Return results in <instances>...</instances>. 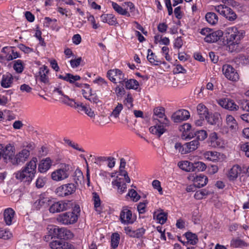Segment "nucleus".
Here are the masks:
<instances>
[{
	"mask_svg": "<svg viewBox=\"0 0 249 249\" xmlns=\"http://www.w3.org/2000/svg\"><path fill=\"white\" fill-rule=\"evenodd\" d=\"M164 108L156 107L154 109L153 120L156 124L149 128L150 132L160 137L165 131L164 127L169 125V121L165 115Z\"/></svg>",
	"mask_w": 249,
	"mask_h": 249,
	"instance_id": "obj_1",
	"label": "nucleus"
},
{
	"mask_svg": "<svg viewBox=\"0 0 249 249\" xmlns=\"http://www.w3.org/2000/svg\"><path fill=\"white\" fill-rule=\"evenodd\" d=\"M222 2L224 4H220L215 6V10L229 20H234L237 18L236 14L231 8L226 6L225 4H227L234 6L236 5V1L232 0H223Z\"/></svg>",
	"mask_w": 249,
	"mask_h": 249,
	"instance_id": "obj_2",
	"label": "nucleus"
},
{
	"mask_svg": "<svg viewBox=\"0 0 249 249\" xmlns=\"http://www.w3.org/2000/svg\"><path fill=\"white\" fill-rule=\"evenodd\" d=\"M49 232L50 236L58 239H69L73 236V233L70 230L65 228H59L57 226H52L50 229Z\"/></svg>",
	"mask_w": 249,
	"mask_h": 249,
	"instance_id": "obj_3",
	"label": "nucleus"
},
{
	"mask_svg": "<svg viewBox=\"0 0 249 249\" xmlns=\"http://www.w3.org/2000/svg\"><path fill=\"white\" fill-rule=\"evenodd\" d=\"M70 175V165L62 164L60 167L51 174L52 179L55 181H60L67 178Z\"/></svg>",
	"mask_w": 249,
	"mask_h": 249,
	"instance_id": "obj_4",
	"label": "nucleus"
},
{
	"mask_svg": "<svg viewBox=\"0 0 249 249\" xmlns=\"http://www.w3.org/2000/svg\"><path fill=\"white\" fill-rule=\"evenodd\" d=\"M15 177L17 179L30 184L31 181V160L27 163L21 170L15 173Z\"/></svg>",
	"mask_w": 249,
	"mask_h": 249,
	"instance_id": "obj_5",
	"label": "nucleus"
},
{
	"mask_svg": "<svg viewBox=\"0 0 249 249\" xmlns=\"http://www.w3.org/2000/svg\"><path fill=\"white\" fill-rule=\"evenodd\" d=\"M227 40L240 42L245 36V32L243 30L233 26L227 29Z\"/></svg>",
	"mask_w": 249,
	"mask_h": 249,
	"instance_id": "obj_6",
	"label": "nucleus"
},
{
	"mask_svg": "<svg viewBox=\"0 0 249 249\" xmlns=\"http://www.w3.org/2000/svg\"><path fill=\"white\" fill-rule=\"evenodd\" d=\"M76 190V185L72 183L63 184L58 187L55 193L60 197H67L73 194Z\"/></svg>",
	"mask_w": 249,
	"mask_h": 249,
	"instance_id": "obj_7",
	"label": "nucleus"
},
{
	"mask_svg": "<svg viewBox=\"0 0 249 249\" xmlns=\"http://www.w3.org/2000/svg\"><path fill=\"white\" fill-rule=\"evenodd\" d=\"M31 145H27L25 148L17 154L14 158L12 160V163L13 165H18L24 163L30 155Z\"/></svg>",
	"mask_w": 249,
	"mask_h": 249,
	"instance_id": "obj_8",
	"label": "nucleus"
},
{
	"mask_svg": "<svg viewBox=\"0 0 249 249\" xmlns=\"http://www.w3.org/2000/svg\"><path fill=\"white\" fill-rule=\"evenodd\" d=\"M57 220L64 225L72 224L77 221V215L73 212H66L59 214L57 217Z\"/></svg>",
	"mask_w": 249,
	"mask_h": 249,
	"instance_id": "obj_9",
	"label": "nucleus"
},
{
	"mask_svg": "<svg viewBox=\"0 0 249 249\" xmlns=\"http://www.w3.org/2000/svg\"><path fill=\"white\" fill-rule=\"evenodd\" d=\"M71 207L70 201H58L51 205L49 211L51 213H60L67 210Z\"/></svg>",
	"mask_w": 249,
	"mask_h": 249,
	"instance_id": "obj_10",
	"label": "nucleus"
},
{
	"mask_svg": "<svg viewBox=\"0 0 249 249\" xmlns=\"http://www.w3.org/2000/svg\"><path fill=\"white\" fill-rule=\"evenodd\" d=\"M107 76L109 79L114 83H116V77L118 80V83L124 85V81L126 80V78L124 76V74L119 69H113L109 70L107 72Z\"/></svg>",
	"mask_w": 249,
	"mask_h": 249,
	"instance_id": "obj_11",
	"label": "nucleus"
},
{
	"mask_svg": "<svg viewBox=\"0 0 249 249\" xmlns=\"http://www.w3.org/2000/svg\"><path fill=\"white\" fill-rule=\"evenodd\" d=\"M222 71L228 79L232 81H237L239 79V75L237 71L230 65H223Z\"/></svg>",
	"mask_w": 249,
	"mask_h": 249,
	"instance_id": "obj_12",
	"label": "nucleus"
},
{
	"mask_svg": "<svg viewBox=\"0 0 249 249\" xmlns=\"http://www.w3.org/2000/svg\"><path fill=\"white\" fill-rule=\"evenodd\" d=\"M15 149L13 145L11 144H7L4 147L2 145V147L0 148V158L1 157L5 160H8L12 163V160L14 158Z\"/></svg>",
	"mask_w": 249,
	"mask_h": 249,
	"instance_id": "obj_13",
	"label": "nucleus"
},
{
	"mask_svg": "<svg viewBox=\"0 0 249 249\" xmlns=\"http://www.w3.org/2000/svg\"><path fill=\"white\" fill-rule=\"evenodd\" d=\"M218 103L221 107L230 111H235L239 110L238 105L230 98L220 99L218 100Z\"/></svg>",
	"mask_w": 249,
	"mask_h": 249,
	"instance_id": "obj_14",
	"label": "nucleus"
},
{
	"mask_svg": "<svg viewBox=\"0 0 249 249\" xmlns=\"http://www.w3.org/2000/svg\"><path fill=\"white\" fill-rule=\"evenodd\" d=\"M49 72L48 67L45 65L40 68L39 71L35 75L36 81H40L44 84H48L49 82V78L47 76Z\"/></svg>",
	"mask_w": 249,
	"mask_h": 249,
	"instance_id": "obj_15",
	"label": "nucleus"
},
{
	"mask_svg": "<svg viewBox=\"0 0 249 249\" xmlns=\"http://www.w3.org/2000/svg\"><path fill=\"white\" fill-rule=\"evenodd\" d=\"M190 117V113L185 109L179 110L172 116V119L175 123L186 120Z\"/></svg>",
	"mask_w": 249,
	"mask_h": 249,
	"instance_id": "obj_16",
	"label": "nucleus"
},
{
	"mask_svg": "<svg viewBox=\"0 0 249 249\" xmlns=\"http://www.w3.org/2000/svg\"><path fill=\"white\" fill-rule=\"evenodd\" d=\"M132 212L127 207H124L121 212L120 219L123 224H132L133 223L131 219Z\"/></svg>",
	"mask_w": 249,
	"mask_h": 249,
	"instance_id": "obj_17",
	"label": "nucleus"
},
{
	"mask_svg": "<svg viewBox=\"0 0 249 249\" xmlns=\"http://www.w3.org/2000/svg\"><path fill=\"white\" fill-rule=\"evenodd\" d=\"M52 249H72L71 244L63 240L53 241L50 244Z\"/></svg>",
	"mask_w": 249,
	"mask_h": 249,
	"instance_id": "obj_18",
	"label": "nucleus"
},
{
	"mask_svg": "<svg viewBox=\"0 0 249 249\" xmlns=\"http://www.w3.org/2000/svg\"><path fill=\"white\" fill-rule=\"evenodd\" d=\"M195 136L196 137V140H197L198 141L199 140L203 141L207 138V132L204 130H197L196 131L194 134L189 133L186 136H185V135L183 134V137H184V138H183V139L187 140L188 139H191Z\"/></svg>",
	"mask_w": 249,
	"mask_h": 249,
	"instance_id": "obj_19",
	"label": "nucleus"
},
{
	"mask_svg": "<svg viewBox=\"0 0 249 249\" xmlns=\"http://www.w3.org/2000/svg\"><path fill=\"white\" fill-rule=\"evenodd\" d=\"M200 145L199 142L197 140H193L184 144L183 151L187 153H191L198 148Z\"/></svg>",
	"mask_w": 249,
	"mask_h": 249,
	"instance_id": "obj_20",
	"label": "nucleus"
},
{
	"mask_svg": "<svg viewBox=\"0 0 249 249\" xmlns=\"http://www.w3.org/2000/svg\"><path fill=\"white\" fill-rule=\"evenodd\" d=\"M53 160L50 158L43 159L38 165V170L40 173L46 172L52 166Z\"/></svg>",
	"mask_w": 249,
	"mask_h": 249,
	"instance_id": "obj_21",
	"label": "nucleus"
},
{
	"mask_svg": "<svg viewBox=\"0 0 249 249\" xmlns=\"http://www.w3.org/2000/svg\"><path fill=\"white\" fill-rule=\"evenodd\" d=\"M223 35V32L220 30L213 32L207 35V36L204 38V40L208 43L215 42L220 39Z\"/></svg>",
	"mask_w": 249,
	"mask_h": 249,
	"instance_id": "obj_22",
	"label": "nucleus"
},
{
	"mask_svg": "<svg viewBox=\"0 0 249 249\" xmlns=\"http://www.w3.org/2000/svg\"><path fill=\"white\" fill-rule=\"evenodd\" d=\"M221 156L220 153L213 151H206L203 154V157L205 159L213 162L218 161L221 159Z\"/></svg>",
	"mask_w": 249,
	"mask_h": 249,
	"instance_id": "obj_23",
	"label": "nucleus"
},
{
	"mask_svg": "<svg viewBox=\"0 0 249 249\" xmlns=\"http://www.w3.org/2000/svg\"><path fill=\"white\" fill-rule=\"evenodd\" d=\"M101 21L104 23H107L109 25H116L118 24L115 17L112 14H105L101 16Z\"/></svg>",
	"mask_w": 249,
	"mask_h": 249,
	"instance_id": "obj_24",
	"label": "nucleus"
},
{
	"mask_svg": "<svg viewBox=\"0 0 249 249\" xmlns=\"http://www.w3.org/2000/svg\"><path fill=\"white\" fill-rule=\"evenodd\" d=\"M15 214V212L11 208H8L4 210L3 213L4 219L7 225H11L13 219Z\"/></svg>",
	"mask_w": 249,
	"mask_h": 249,
	"instance_id": "obj_25",
	"label": "nucleus"
},
{
	"mask_svg": "<svg viewBox=\"0 0 249 249\" xmlns=\"http://www.w3.org/2000/svg\"><path fill=\"white\" fill-rule=\"evenodd\" d=\"M195 185L196 188L202 187L206 185L208 182V178L206 176L200 174L196 176L194 179Z\"/></svg>",
	"mask_w": 249,
	"mask_h": 249,
	"instance_id": "obj_26",
	"label": "nucleus"
},
{
	"mask_svg": "<svg viewBox=\"0 0 249 249\" xmlns=\"http://www.w3.org/2000/svg\"><path fill=\"white\" fill-rule=\"evenodd\" d=\"M13 76L10 73H7L3 74L0 82L1 86L4 88L10 87L13 82Z\"/></svg>",
	"mask_w": 249,
	"mask_h": 249,
	"instance_id": "obj_27",
	"label": "nucleus"
},
{
	"mask_svg": "<svg viewBox=\"0 0 249 249\" xmlns=\"http://www.w3.org/2000/svg\"><path fill=\"white\" fill-rule=\"evenodd\" d=\"M196 110L200 118L203 120L209 115L208 108L202 104H199L197 106Z\"/></svg>",
	"mask_w": 249,
	"mask_h": 249,
	"instance_id": "obj_28",
	"label": "nucleus"
},
{
	"mask_svg": "<svg viewBox=\"0 0 249 249\" xmlns=\"http://www.w3.org/2000/svg\"><path fill=\"white\" fill-rule=\"evenodd\" d=\"M58 78L61 79H63L64 81L69 82L70 83H74L75 81H77L81 79V77L79 75H73L71 73H66L65 76L62 75H58Z\"/></svg>",
	"mask_w": 249,
	"mask_h": 249,
	"instance_id": "obj_29",
	"label": "nucleus"
},
{
	"mask_svg": "<svg viewBox=\"0 0 249 249\" xmlns=\"http://www.w3.org/2000/svg\"><path fill=\"white\" fill-rule=\"evenodd\" d=\"M121 178H119L112 182V185L116 186L118 189L119 193L122 194L126 191L127 189L126 184L125 183H122L121 181Z\"/></svg>",
	"mask_w": 249,
	"mask_h": 249,
	"instance_id": "obj_30",
	"label": "nucleus"
},
{
	"mask_svg": "<svg viewBox=\"0 0 249 249\" xmlns=\"http://www.w3.org/2000/svg\"><path fill=\"white\" fill-rule=\"evenodd\" d=\"M178 165L182 170L186 172H193V163L185 160L178 162Z\"/></svg>",
	"mask_w": 249,
	"mask_h": 249,
	"instance_id": "obj_31",
	"label": "nucleus"
},
{
	"mask_svg": "<svg viewBox=\"0 0 249 249\" xmlns=\"http://www.w3.org/2000/svg\"><path fill=\"white\" fill-rule=\"evenodd\" d=\"M226 41L227 45V50L231 53L237 52L239 51V44L240 42H234V41H229L228 40H226Z\"/></svg>",
	"mask_w": 249,
	"mask_h": 249,
	"instance_id": "obj_32",
	"label": "nucleus"
},
{
	"mask_svg": "<svg viewBox=\"0 0 249 249\" xmlns=\"http://www.w3.org/2000/svg\"><path fill=\"white\" fill-rule=\"evenodd\" d=\"M220 114L218 113H209V115L205 119L207 120V122L212 125L215 124L219 120Z\"/></svg>",
	"mask_w": 249,
	"mask_h": 249,
	"instance_id": "obj_33",
	"label": "nucleus"
},
{
	"mask_svg": "<svg viewBox=\"0 0 249 249\" xmlns=\"http://www.w3.org/2000/svg\"><path fill=\"white\" fill-rule=\"evenodd\" d=\"M124 84H125V87L126 89H138L139 86L138 82L133 79H130L129 80L127 79L124 81Z\"/></svg>",
	"mask_w": 249,
	"mask_h": 249,
	"instance_id": "obj_34",
	"label": "nucleus"
},
{
	"mask_svg": "<svg viewBox=\"0 0 249 249\" xmlns=\"http://www.w3.org/2000/svg\"><path fill=\"white\" fill-rule=\"evenodd\" d=\"M205 18L207 21L211 25H215L218 21L217 15L213 12H209L206 14Z\"/></svg>",
	"mask_w": 249,
	"mask_h": 249,
	"instance_id": "obj_35",
	"label": "nucleus"
},
{
	"mask_svg": "<svg viewBox=\"0 0 249 249\" xmlns=\"http://www.w3.org/2000/svg\"><path fill=\"white\" fill-rule=\"evenodd\" d=\"M112 6L113 9L119 14L121 15H125L129 17L130 15L126 9H123L121 6L114 2H112Z\"/></svg>",
	"mask_w": 249,
	"mask_h": 249,
	"instance_id": "obj_36",
	"label": "nucleus"
},
{
	"mask_svg": "<svg viewBox=\"0 0 249 249\" xmlns=\"http://www.w3.org/2000/svg\"><path fill=\"white\" fill-rule=\"evenodd\" d=\"M147 51L148 55L147 58L151 64L154 65H159L160 64V62L157 60V56H155V53H153L151 49H148Z\"/></svg>",
	"mask_w": 249,
	"mask_h": 249,
	"instance_id": "obj_37",
	"label": "nucleus"
},
{
	"mask_svg": "<svg viewBox=\"0 0 249 249\" xmlns=\"http://www.w3.org/2000/svg\"><path fill=\"white\" fill-rule=\"evenodd\" d=\"M188 242L191 245H195L198 242L197 235L191 232H187L185 234Z\"/></svg>",
	"mask_w": 249,
	"mask_h": 249,
	"instance_id": "obj_38",
	"label": "nucleus"
},
{
	"mask_svg": "<svg viewBox=\"0 0 249 249\" xmlns=\"http://www.w3.org/2000/svg\"><path fill=\"white\" fill-rule=\"evenodd\" d=\"M240 173V169L238 165L233 166L229 172V177L231 179L236 178Z\"/></svg>",
	"mask_w": 249,
	"mask_h": 249,
	"instance_id": "obj_39",
	"label": "nucleus"
},
{
	"mask_svg": "<svg viewBox=\"0 0 249 249\" xmlns=\"http://www.w3.org/2000/svg\"><path fill=\"white\" fill-rule=\"evenodd\" d=\"M226 122L229 127L231 129H235L237 126V124L235 119L231 115H227Z\"/></svg>",
	"mask_w": 249,
	"mask_h": 249,
	"instance_id": "obj_40",
	"label": "nucleus"
},
{
	"mask_svg": "<svg viewBox=\"0 0 249 249\" xmlns=\"http://www.w3.org/2000/svg\"><path fill=\"white\" fill-rule=\"evenodd\" d=\"M206 168V165L205 163L201 161H198L193 163V172H200L205 170Z\"/></svg>",
	"mask_w": 249,
	"mask_h": 249,
	"instance_id": "obj_41",
	"label": "nucleus"
},
{
	"mask_svg": "<svg viewBox=\"0 0 249 249\" xmlns=\"http://www.w3.org/2000/svg\"><path fill=\"white\" fill-rule=\"evenodd\" d=\"M154 217H156L157 221H158L159 223L161 224H164L167 219V214L163 212L162 210H161V212L158 213L156 215L154 214Z\"/></svg>",
	"mask_w": 249,
	"mask_h": 249,
	"instance_id": "obj_42",
	"label": "nucleus"
},
{
	"mask_svg": "<svg viewBox=\"0 0 249 249\" xmlns=\"http://www.w3.org/2000/svg\"><path fill=\"white\" fill-rule=\"evenodd\" d=\"M63 141H64L65 143L67 144L70 146H71L73 149L79 151L81 152H85V150L83 148L79 147V145L77 143L73 142L71 140L67 138H64Z\"/></svg>",
	"mask_w": 249,
	"mask_h": 249,
	"instance_id": "obj_43",
	"label": "nucleus"
},
{
	"mask_svg": "<svg viewBox=\"0 0 249 249\" xmlns=\"http://www.w3.org/2000/svg\"><path fill=\"white\" fill-rule=\"evenodd\" d=\"M120 235L118 233H114L112 234L111 238V246L113 248H116L119 244Z\"/></svg>",
	"mask_w": 249,
	"mask_h": 249,
	"instance_id": "obj_44",
	"label": "nucleus"
},
{
	"mask_svg": "<svg viewBox=\"0 0 249 249\" xmlns=\"http://www.w3.org/2000/svg\"><path fill=\"white\" fill-rule=\"evenodd\" d=\"M33 154L38 157L45 156L47 154V149L42 146L40 148L35 150Z\"/></svg>",
	"mask_w": 249,
	"mask_h": 249,
	"instance_id": "obj_45",
	"label": "nucleus"
},
{
	"mask_svg": "<svg viewBox=\"0 0 249 249\" xmlns=\"http://www.w3.org/2000/svg\"><path fill=\"white\" fill-rule=\"evenodd\" d=\"M39 196L41 203L44 207H47L51 204L52 200L50 197L48 196L45 194H41Z\"/></svg>",
	"mask_w": 249,
	"mask_h": 249,
	"instance_id": "obj_46",
	"label": "nucleus"
},
{
	"mask_svg": "<svg viewBox=\"0 0 249 249\" xmlns=\"http://www.w3.org/2000/svg\"><path fill=\"white\" fill-rule=\"evenodd\" d=\"M231 245L234 248H240L245 246L246 244L240 239H235L231 240Z\"/></svg>",
	"mask_w": 249,
	"mask_h": 249,
	"instance_id": "obj_47",
	"label": "nucleus"
},
{
	"mask_svg": "<svg viewBox=\"0 0 249 249\" xmlns=\"http://www.w3.org/2000/svg\"><path fill=\"white\" fill-rule=\"evenodd\" d=\"M13 68L18 73H21L23 70L22 61L21 60L15 61Z\"/></svg>",
	"mask_w": 249,
	"mask_h": 249,
	"instance_id": "obj_48",
	"label": "nucleus"
},
{
	"mask_svg": "<svg viewBox=\"0 0 249 249\" xmlns=\"http://www.w3.org/2000/svg\"><path fill=\"white\" fill-rule=\"evenodd\" d=\"M12 236V233L5 229L0 228V238L4 239H10Z\"/></svg>",
	"mask_w": 249,
	"mask_h": 249,
	"instance_id": "obj_49",
	"label": "nucleus"
},
{
	"mask_svg": "<svg viewBox=\"0 0 249 249\" xmlns=\"http://www.w3.org/2000/svg\"><path fill=\"white\" fill-rule=\"evenodd\" d=\"M42 33L38 27H36L34 36L36 37L39 41V44L42 46H45V43L44 39L41 36Z\"/></svg>",
	"mask_w": 249,
	"mask_h": 249,
	"instance_id": "obj_50",
	"label": "nucleus"
},
{
	"mask_svg": "<svg viewBox=\"0 0 249 249\" xmlns=\"http://www.w3.org/2000/svg\"><path fill=\"white\" fill-rule=\"evenodd\" d=\"M41 136V134L40 132L34 128L32 129V137L34 142L32 144V146L34 145V147L36 146V144L38 142V140H39V137Z\"/></svg>",
	"mask_w": 249,
	"mask_h": 249,
	"instance_id": "obj_51",
	"label": "nucleus"
},
{
	"mask_svg": "<svg viewBox=\"0 0 249 249\" xmlns=\"http://www.w3.org/2000/svg\"><path fill=\"white\" fill-rule=\"evenodd\" d=\"M208 195V191L205 189H201L196 192L194 197L196 199H201L204 196Z\"/></svg>",
	"mask_w": 249,
	"mask_h": 249,
	"instance_id": "obj_52",
	"label": "nucleus"
},
{
	"mask_svg": "<svg viewBox=\"0 0 249 249\" xmlns=\"http://www.w3.org/2000/svg\"><path fill=\"white\" fill-rule=\"evenodd\" d=\"M145 232V230L144 228H139L135 231H134V233L133 235H131V237L139 238L142 236Z\"/></svg>",
	"mask_w": 249,
	"mask_h": 249,
	"instance_id": "obj_53",
	"label": "nucleus"
},
{
	"mask_svg": "<svg viewBox=\"0 0 249 249\" xmlns=\"http://www.w3.org/2000/svg\"><path fill=\"white\" fill-rule=\"evenodd\" d=\"M132 198L133 201H137L140 199V196L138 194L137 192L134 189H131L129 191L127 195Z\"/></svg>",
	"mask_w": 249,
	"mask_h": 249,
	"instance_id": "obj_54",
	"label": "nucleus"
},
{
	"mask_svg": "<svg viewBox=\"0 0 249 249\" xmlns=\"http://www.w3.org/2000/svg\"><path fill=\"white\" fill-rule=\"evenodd\" d=\"M92 200L94 202V206L96 209L100 206L101 200L97 193L94 192L92 193Z\"/></svg>",
	"mask_w": 249,
	"mask_h": 249,
	"instance_id": "obj_55",
	"label": "nucleus"
},
{
	"mask_svg": "<svg viewBox=\"0 0 249 249\" xmlns=\"http://www.w3.org/2000/svg\"><path fill=\"white\" fill-rule=\"evenodd\" d=\"M46 26H52L53 29L56 26V22L57 20L55 18L52 19L49 17H45L44 18Z\"/></svg>",
	"mask_w": 249,
	"mask_h": 249,
	"instance_id": "obj_56",
	"label": "nucleus"
},
{
	"mask_svg": "<svg viewBox=\"0 0 249 249\" xmlns=\"http://www.w3.org/2000/svg\"><path fill=\"white\" fill-rule=\"evenodd\" d=\"M123 109V105L121 103H118L117 106L112 112L111 115L115 118H117L122 110Z\"/></svg>",
	"mask_w": 249,
	"mask_h": 249,
	"instance_id": "obj_57",
	"label": "nucleus"
},
{
	"mask_svg": "<svg viewBox=\"0 0 249 249\" xmlns=\"http://www.w3.org/2000/svg\"><path fill=\"white\" fill-rule=\"evenodd\" d=\"M88 20L90 22L92 27L94 29H96L100 27V24L96 23L95 18L92 15H89L87 17Z\"/></svg>",
	"mask_w": 249,
	"mask_h": 249,
	"instance_id": "obj_58",
	"label": "nucleus"
},
{
	"mask_svg": "<svg viewBox=\"0 0 249 249\" xmlns=\"http://www.w3.org/2000/svg\"><path fill=\"white\" fill-rule=\"evenodd\" d=\"M45 182V178L39 177L36 181V187L38 189L41 188L44 186Z\"/></svg>",
	"mask_w": 249,
	"mask_h": 249,
	"instance_id": "obj_59",
	"label": "nucleus"
},
{
	"mask_svg": "<svg viewBox=\"0 0 249 249\" xmlns=\"http://www.w3.org/2000/svg\"><path fill=\"white\" fill-rule=\"evenodd\" d=\"M247 100L242 99L240 100L238 103L239 106V109H241L243 111H247Z\"/></svg>",
	"mask_w": 249,
	"mask_h": 249,
	"instance_id": "obj_60",
	"label": "nucleus"
},
{
	"mask_svg": "<svg viewBox=\"0 0 249 249\" xmlns=\"http://www.w3.org/2000/svg\"><path fill=\"white\" fill-rule=\"evenodd\" d=\"M210 139L212 142H215L217 144V146H220V143L218 142V138L217 134L215 132H213L210 135Z\"/></svg>",
	"mask_w": 249,
	"mask_h": 249,
	"instance_id": "obj_61",
	"label": "nucleus"
},
{
	"mask_svg": "<svg viewBox=\"0 0 249 249\" xmlns=\"http://www.w3.org/2000/svg\"><path fill=\"white\" fill-rule=\"evenodd\" d=\"M152 186L154 189H157L160 194H162V188L160 186V182L158 180H154L152 182Z\"/></svg>",
	"mask_w": 249,
	"mask_h": 249,
	"instance_id": "obj_62",
	"label": "nucleus"
},
{
	"mask_svg": "<svg viewBox=\"0 0 249 249\" xmlns=\"http://www.w3.org/2000/svg\"><path fill=\"white\" fill-rule=\"evenodd\" d=\"M174 72L176 73H185L186 70L180 64H177L174 69Z\"/></svg>",
	"mask_w": 249,
	"mask_h": 249,
	"instance_id": "obj_63",
	"label": "nucleus"
},
{
	"mask_svg": "<svg viewBox=\"0 0 249 249\" xmlns=\"http://www.w3.org/2000/svg\"><path fill=\"white\" fill-rule=\"evenodd\" d=\"M241 149L245 152V154L248 157H249V142L241 144Z\"/></svg>",
	"mask_w": 249,
	"mask_h": 249,
	"instance_id": "obj_64",
	"label": "nucleus"
}]
</instances>
